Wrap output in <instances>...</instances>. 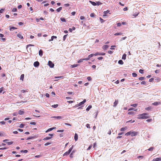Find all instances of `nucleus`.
<instances>
[{
  "mask_svg": "<svg viewBox=\"0 0 161 161\" xmlns=\"http://www.w3.org/2000/svg\"><path fill=\"white\" fill-rule=\"evenodd\" d=\"M137 118L138 119H145L150 118L148 113H143L138 115Z\"/></svg>",
  "mask_w": 161,
  "mask_h": 161,
  "instance_id": "nucleus-1",
  "label": "nucleus"
},
{
  "mask_svg": "<svg viewBox=\"0 0 161 161\" xmlns=\"http://www.w3.org/2000/svg\"><path fill=\"white\" fill-rule=\"evenodd\" d=\"M38 137L37 135H33L32 136H30L28 138H27L26 139V140H29L30 139H34L36 138H37Z\"/></svg>",
  "mask_w": 161,
  "mask_h": 161,
  "instance_id": "nucleus-2",
  "label": "nucleus"
},
{
  "mask_svg": "<svg viewBox=\"0 0 161 161\" xmlns=\"http://www.w3.org/2000/svg\"><path fill=\"white\" fill-rule=\"evenodd\" d=\"M48 65L50 68H52L54 66V64L51 61H48Z\"/></svg>",
  "mask_w": 161,
  "mask_h": 161,
  "instance_id": "nucleus-3",
  "label": "nucleus"
},
{
  "mask_svg": "<svg viewBox=\"0 0 161 161\" xmlns=\"http://www.w3.org/2000/svg\"><path fill=\"white\" fill-rule=\"evenodd\" d=\"M138 132L136 131H131V136H134L137 135Z\"/></svg>",
  "mask_w": 161,
  "mask_h": 161,
  "instance_id": "nucleus-4",
  "label": "nucleus"
},
{
  "mask_svg": "<svg viewBox=\"0 0 161 161\" xmlns=\"http://www.w3.org/2000/svg\"><path fill=\"white\" fill-rule=\"evenodd\" d=\"M108 13L110 14V11L109 10H107L106 11H104L103 12V16L104 17V16H107V14Z\"/></svg>",
  "mask_w": 161,
  "mask_h": 161,
  "instance_id": "nucleus-5",
  "label": "nucleus"
},
{
  "mask_svg": "<svg viewBox=\"0 0 161 161\" xmlns=\"http://www.w3.org/2000/svg\"><path fill=\"white\" fill-rule=\"evenodd\" d=\"M39 65V63L38 61H36L34 63V66L36 67H38Z\"/></svg>",
  "mask_w": 161,
  "mask_h": 161,
  "instance_id": "nucleus-6",
  "label": "nucleus"
},
{
  "mask_svg": "<svg viewBox=\"0 0 161 161\" xmlns=\"http://www.w3.org/2000/svg\"><path fill=\"white\" fill-rule=\"evenodd\" d=\"M108 47H109V46L108 45H103L102 47V48L104 50H106L108 49Z\"/></svg>",
  "mask_w": 161,
  "mask_h": 161,
  "instance_id": "nucleus-7",
  "label": "nucleus"
},
{
  "mask_svg": "<svg viewBox=\"0 0 161 161\" xmlns=\"http://www.w3.org/2000/svg\"><path fill=\"white\" fill-rule=\"evenodd\" d=\"M51 118H53L55 119H61L63 118V117L62 116H52Z\"/></svg>",
  "mask_w": 161,
  "mask_h": 161,
  "instance_id": "nucleus-8",
  "label": "nucleus"
},
{
  "mask_svg": "<svg viewBox=\"0 0 161 161\" xmlns=\"http://www.w3.org/2000/svg\"><path fill=\"white\" fill-rule=\"evenodd\" d=\"M86 102V100L85 99H84L83 101H82V102H80V103H79V104H78V106H80V105L83 104Z\"/></svg>",
  "mask_w": 161,
  "mask_h": 161,
  "instance_id": "nucleus-9",
  "label": "nucleus"
},
{
  "mask_svg": "<svg viewBox=\"0 0 161 161\" xmlns=\"http://www.w3.org/2000/svg\"><path fill=\"white\" fill-rule=\"evenodd\" d=\"M118 100H115V101L114 102V103L113 107H115L118 104Z\"/></svg>",
  "mask_w": 161,
  "mask_h": 161,
  "instance_id": "nucleus-10",
  "label": "nucleus"
},
{
  "mask_svg": "<svg viewBox=\"0 0 161 161\" xmlns=\"http://www.w3.org/2000/svg\"><path fill=\"white\" fill-rule=\"evenodd\" d=\"M55 127H52V128H50L49 129H48L47 131H46V133H47L50 131H51L52 130H53L55 129Z\"/></svg>",
  "mask_w": 161,
  "mask_h": 161,
  "instance_id": "nucleus-11",
  "label": "nucleus"
},
{
  "mask_svg": "<svg viewBox=\"0 0 161 161\" xmlns=\"http://www.w3.org/2000/svg\"><path fill=\"white\" fill-rule=\"evenodd\" d=\"M43 51H42V50L41 49H40L39 51V55L41 56V57H42V55H43Z\"/></svg>",
  "mask_w": 161,
  "mask_h": 161,
  "instance_id": "nucleus-12",
  "label": "nucleus"
},
{
  "mask_svg": "<svg viewBox=\"0 0 161 161\" xmlns=\"http://www.w3.org/2000/svg\"><path fill=\"white\" fill-rule=\"evenodd\" d=\"M17 36L19 38H20V39H22L23 38V37L22 35H21L20 34H18L17 35Z\"/></svg>",
  "mask_w": 161,
  "mask_h": 161,
  "instance_id": "nucleus-13",
  "label": "nucleus"
},
{
  "mask_svg": "<svg viewBox=\"0 0 161 161\" xmlns=\"http://www.w3.org/2000/svg\"><path fill=\"white\" fill-rule=\"evenodd\" d=\"M57 38V36H52L51 37V39L49 40V41L50 42L51 41H52L53 40V39L54 38Z\"/></svg>",
  "mask_w": 161,
  "mask_h": 161,
  "instance_id": "nucleus-14",
  "label": "nucleus"
},
{
  "mask_svg": "<svg viewBox=\"0 0 161 161\" xmlns=\"http://www.w3.org/2000/svg\"><path fill=\"white\" fill-rule=\"evenodd\" d=\"M89 2L90 3H91L92 4L93 6H96L97 5V3H96L94 2H92L91 1H89Z\"/></svg>",
  "mask_w": 161,
  "mask_h": 161,
  "instance_id": "nucleus-15",
  "label": "nucleus"
},
{
  "mask_svg": "<svg viewBox=\"0 0 161 161\" xmlns=\"http://www.w3.org/2000/svg\"><path fill=\"white\" fill-rule=\"evenodd\" d=\"M75 27L73 26L72 27V28H69V31L71 32L73 31V30H75Z\"/></svg>",
  "mask_w": 161,
  "mask_h": 161,
  "instance_id": "nucleus-16",
  "label": "nucleus"
},
{
  "mask_svg": "<svg viewBox=\"0 0 161 161\" xmlns=\"http://www.w3.org/2000/svg\"><path fill=\"white\" fill-rule=\"evenodd\" d=\"M92 108V106L91 105H89L86 108V110L88 111L89 110Z\"/></svg>",
  "mask_w": 161,
  "mask_h": 161,
  "instance_id": "nucleus-17",
  "label": "nucleus"
},
{
  "mask_svg": "<svg viewBox=\"0 0 161 161\" xmlns=\"http://www.w3.org/2000/svg\"><path fill=\"white\" fill-rule=\"evenodd\" d=\"M122 34V33L121 32H120L115 33V34H114V35L115 36H119V35H121Z\"/></svg>",
  "mask_w": 161,
  "mask_h": 161,
  "instance_id": "nucleus-18",
  "label": "nucleus"
},
{
  "mask_svg": "<svg viewBox=\"0 0 161 161\" xmlns=\"http://www.w3.org/2000/svg\"><path fill=\"white\" fill-rule=\"evenodd\" d=\"M127 129V127H123L120 129V130L121 131H124L126 130Z\"/></svg>",
  "mask_w": 161,
  "mask_h": 161,
  "instance_id": "nucleus-19",
  "label": "nucleus"
},
{
  "mask_svg": "<svg viewBox=\"0 0 161 161\" xmlns=\"http://www.w3.org/2000/svg\"><path fill=\"white\" fill-rule=\"evenodd\" d=\"M17 28L14 27H11L10 28V31H13L14 30L16 29Z\"/></svg>",
  "mask_w": 161,
  "mask_h": 161,
  "instance_id": "nucleus-20",
  "label": "nucleus"
},
{
  "mask_svg": "<svg viewBox=\"0 0 161 161\" xmlns=\"http://www.w3.org/2000/svg\"><path fill=\"white\" fill-rule=\"evenodd\" d=\"M73 146H72V147L70 148L69 149V150L68 151L69 153H70L73 148Z\"/></svg>",
  "mask_w": 161,
  "mask_h": 161,
  "instance_id": "nucleus-21",
  "label": "nucleus"
},
{
  "mask_svg": "<svg viewBox=\"0 0 161 161\" xmlns=\"http://www.w3.org/2000/svg\"><path fill=\"white\" fill-rule=\"evenodd\" d=\"M24 74H22L20 76V80H23L24 78Z\"/></svg>",
  "mask_w": 161,
  "mask_h": 161,
  "instance_id": "nucleus-22",
  "label": "nucleus"
},
{
  "mask_svg": "<svg viewBox=\"0 0 161 161\" xmlns=\"http://www.w3.org/2000/svg\"><path fill=\"white\" fill-rule=\"evenodd\" d=\"M159 103L156 102H155L153 103H152V104L154 105L157 106L158 105H159Z\"/></svg>",
  "mask_w": 161,
  "mask_h": 161,
  "instance_id": "nucleus-23",
  "label": "nucleus"
},
{
  "mask_svg": "<svg viewBox=\"0 0 161 161\" xmlns=\"http://www.w3.org/2000/svg\"><path fill=\"white\" fill-rule=\"evenodd\" d=\"M126 55L125 54H124L122 56V59L125 60L126 58Z\"/></svg>",
  "mask_w": 161,
  "mask_h": 161,
  "instance_id": "nucleus-24",
  "label": "nucleus"
},
{
  "mask_svg": "<svg viewBox=\"0 0 161 161\" xmlns=\"http://www.w3.org/2000/svg\"><path fill=\"white\" fill-rule=\"evenodd\" d=\"M78 135L77 134L75 133V140L76 141L78 140Z\"/></svg>",
  "mask_w": 161,
  "mask_h": 161,
  "instance_id": "nucleus-25",
  "label": "nucleus"
},
{
  "mask_svg": "<svg viewBox=\"0 0 161 161\" xmlns=\"http://www.w3.org/2000/svg\"><path fill=\"white\" fill-rule=\"evenodd\" d=\"M62 7H60L59 8H58L57 9L56 11L58 12H60L62 9Z\"/></svg>",
  "mask_w": 161,
  "mask_h": 161,
  "instance_id": "nucleus-26",
  "label": "nucleus"
},
{
  "mask_svg": "<svg viewBox=\"0 0 161 161\" xmlns=\"http://www.w3.org/2000/svg\"><path fill=\"white\" fill-rule=\"evenodd\" d=\"M24 112L23 111L20 110L19 111L18 114L20 115H22L24 114Z\"/></svg>",
  "mask_w": 161,
  "mask_h": 161,
  "instance_id": "nucleus-27",
  "label": "nucleus"
},
{
  "mask_svg": "<svg viewBox=\"0 0 161 161\" xmlns=\"http://www.w3.org/2000/svg\"><path fill=\"white\" fill-rule=\"evenodd\" d=\"M51 138V137H45V138H44L43 140H44L45 141V140H47L50 139Z\"/></svg>",
  "mask_w": 161,
  "mask_h": 161,
  "instance_id": "nucleus-28",
  "label": "nucleus"
},
{
  "mask_svg": "<svg viewBox=\"0 0 161 161\" xmlns=\"http://www.w3.org/2000/svg\"><path fill=\"white\" fill-rule=\"evenodd\" d=\"M118 63L120 64H123L124 63L122 60H120L118 61Z\"/></svg>",
  "mask_w": 161,
  "mask_h": 161,
  "instance_id": "nucleus-29",
  "label": "nucleus"
},
{
  "mask_svg": "<svg viewBox=\"0 0 161 161\" xmlns=\"http://www.w3.org/2000/svg\"><path fill=\"white\" fill-rule=\"evenodd\" d=\"M130 135H131V131L127 132L125 134V135L126 136H128Z\"/></svg>",
  "mask_w": 161,
  "mask_h": 161,
  "instance_id": "nucleus-30",
  "label": "nucleus"
},
{
  "mask_svg": "<svg viewBox=\"0 0 161 161\" xmlns=\"http://www.w3.org/2000/svg\"><path fill=\"white\" fill-rule=\"evenodd\" d=\"M60 20L62 22H65L66 21L65 19L64 18H60Z\"/></svg>",
  "mask_w": 161,
  "mask_h": 161,
  "instance_id": "nucleus-31",
  "label": "nucleus"
},
{
  "mask_svg": "<svg viewBox=\"0 0 161 161\" xmlns=\"http://www.w3.org/2000/svg\"><path fill=\"white\" fill-rule=\"evenodd\" d=\"M58 106V105L57 104H54L52 106V107L53 108H57Z\"/></svg>",
  "mask_w": 161,
  "mask_h": 161,
  "instance_id": "nucleus-32",
  "label": "nucleus"
},
{
  "mask_svg": "<svg viewBox=\"0 0 161 161\" xmlns=\"http://www.w3.org/2000/svg\"><path fill=\"white\" fill-rule=\"evenodd\" d=\"M84 60V58L80 59L78 61V63H79L82 62Z\"/></svg>",
  "mask_w": 161,
  "mask_h": 161,
  "instance_id": "nucleus-33",
  "label": "nucleus"
},
{
  "mask_svg": "<svg viewBox=\"0 0 161 161\" xmlns=\"http://www.w3.org/2000/svg\"><path fill=\"white\" fill-rule=\"evenodd\" d=\"M132 76L134 77H136L137 76V74L135 73H133L132 74Z\"/></svg>",
  "mask_w": 161,
  "mask_h": 161,
  "instance_id": "nucleus-34",
  "label": "nucleus"
},
{
  "mask_svg": "<svg viewBox=\"0 0 161 161\" xmlns=\"http://www.w3.org/2000/svg\"><path fill=\"white\" fill-rule=\"evenodd\" d=\"M137 109L135 110L134 108H131L128 110L129 111L130 110H134L135 111H136Z\"/></svg>",
  "mask_w": 161,
  "mask_h": 161,
  "instance_id": "nucleus-35",
  "label": "nucleus"
},
{
  "mask_svg": "<svg viewBox=\"0 0 161 161\" xmlns=\"http://www.w3.org/2000/svg\"><path fill=\"white\" fill-rule=\"evenodd\" d=\"M134 112L133 111H130L128 113V114L129 115L131 114H134Z\"/></svg>",
  "mask_w": 161,
  "mask_h": 161,
  "instance_id": "nucleus-36",
  "label": "nucleus"
},
{
  "mask_svg": "<svg viewBox=\"0 0 161 161\" xmlns=\"http://www.w3.org/2000/svg\"><path fill=\"white\" fill-rule=\"evenodd\" d=\"M22 153V152H23L24 153H27L28 152V151L26 150H21L20 151Z\"/></svg>",
  "mask_w": 161,
  "mask_h": 161,
  "instance_id": "nucleus-37",
  "label": "nucleus"
},
{
  "mask_svg": "<svg viewBox=\"0 0 161 161\" xmlns=\"http://www.w3.org/2000/svg\"><path fill=\"white\" fill-rule=\"evenodd\" d=\"M154 148L153 147H151L148 149V150L149 151H152L153 150Z\"/></svg>",
  "mask_w": 161,
  "mask_h": 161,
  "instance_id": "nucleus-38",
  "label": "nucleus"
},
{
  "mask_svg": "<svg viewBox=\"0 0 161 161\" xmlns=\"http://www.w3.org/2000/svg\"><path fill=\"white\" fill-rule=\"evenodd\" d=\"M78 64H73L71 65V67H72V68H73L77 67L78 66Z\"/></svg>",
  "mask_w": 161,
  "mask_h": 161,
  "instance_id": "nucleus-39",
  "label": "nucleus"
},
{
  "mask_svg": "<svg viewBox=\"0 0 161 161\" xmlns=\"http://www.w3.org/2000/svg\"><path fill=\"white\" fill-rule=\"evenodd\" d=\"M137 104H131V106L133 107H137Z\"/></svg>",
  "mask_w": 161,
  "mask_h": 161,
  "instance_id": "nucleus-40",
  "label": "nucleus"
},
{
  "mask_svg": "<svg viewBox=\"0 0 161 161\" xmlns=\"http://www.w3.org/2000/svg\"><path fill=\"white\" fill-rule=\"evenodd\" d=\"M67 36V35H65L64 36L63 39V41H64L66 39V38Z\"/></svg>",
  "mask_w": 161,
  "mask_h": 161,
  "instance_id": "nucleus-41",
  "label": "nucleus"
},
{
  "mask_svg": "<svg viewBox=\"0 0 161 161\" xmlns=\"http://www.w3.org/2000/svg\"><path fill=\"white\" fill-rule=\"evenodd\" d=\"M52 142H47L46 143H45L44 145L45 146H48L50 144H51Z\"/></svg>",
  "mask_w": 161,
  "mask_h": 161,
  "instance_id": "nucleus-42",
  "label": "nucleus"
},
{
  "mask_svg": "<svg viewBox=\"0 0 161 161\" xmlns=\"http://www.w3.org/2000/svg\"><path fill=\"white\" fill-rule=\"evenodd\" d=\"M5 10V9H3V8L1 9V10H0V13H3Z\"/></svg>",
  "mask_w": 161,
  "mask_h": 161,
  "instance_id": "nucleus-43",
  "label": "nucleus"
},
{
  "mask_svg": "<svg viewBox=\"0 0 161 161\" xmlns=\"http://www.w3.org/2000/svg\"><path fill=\"white\" fill-rule=\"evenodd\" d=\"M144 79H145V78L144 77H140L139 78V80H144Z\"/></svg>",
  "mask_w": 161,
  "mask_h": 161,
  "instance_id": "nucleus-44",
  "label": "nucleus"
},
{
  "mask_svg": "<svg viewBox=\"0 0 161 161\" xmlns=\"http://www.w3.org/2000/svg\"><path fill=\"white\" fill-rule=\"evenodd\" d=\"M94 56V54H91L89 55L88 56V57H89V58H90L93 57Z\"/></svg>",
  "mask_w": 161,
  "mask_h": 161,
  "instance_id": "nucleus-45",
  "label": "nucleus"
},
{
  "mask_svg": "<svg viewBox=\"0 0 161 161\" xmlns=\"http://www.w3.org/2000/svg\"><path fill=\"white\" fill-rule=\"evenodd\" d=\"M24 125L23 124H21L20 125L19 127L20 128H23L24 127Z\"/></svg>",
  "mask_w": 161,
  "mask_h": 161,
  "instance_id": "nucleus-46",
  "label": "nucleus"
},
{
  "mask_svg": "<svg viewBox=\"0 0 161 161\" xmlns=\"http://www.w3.org/2000/svg\"><path fill=\"white\" fill-rule=\"evenodd\" d=\"M67 93L69 95H73L74 93L72 92H67Z\"/></svg>",
  "mask_w": 161,
  "mask_h": 161,
  "instance_id": "nucleus-47",
  "label": "nucleus"
},
{
  "mask_svg": "<svg viewBox=\"0 0 161 161\" xmlns=\"http://www.w3.org/2000/svg\"><path fill=\"white\" fill-rule=\"evenodd\" d=\"M139 72L141 74H143V70L142 69H140L139 70Z\"/></svg>",
  "mask_w": 161,
  "mask_h": 161,
  "instance_id": "nucleus-48",
  "label": "nucleus"
},
{
  "mask_svg": "<svg viewBox=\"0 0 161 161\" xmlns=\"http://www.w3.org/2000/svg\"><path fill=\"white\" fill-rule=\"evenodd\" d=\"M13 143V142H7V144H8V145H10L11 144H12Z\"/></svg>",
  "mask_w": 161,
  "mask_h": 161,
  "instance_id": "nucleus-49",
  "label": "nucleus"
},
{
  "mask_svg": "<svg viewBox=\"0 0 161 161\" xmlns=\"http://www.w3.org/2000/svg\"><path fill=\"white\" fill-rule=\"evenodd\" d=\"M55 79H58V78H60L63 79V76H57V77H54Z\"/></svg>",
  "mask_w": 161,
  "mask_h": 161,
  "instance_id": "nucleus-50",
  "label": "nucleus"
},
{
  "mask_svg": "<svg viewBox=\"0 0 161 161\" xmlns=\"http://www.w3.org/2000/svg\"><path fill=\"white\" fill-rule=\"evenodd\" d=\"M69 153L68 151H67L64 154V155H69Z\"/></svg>",
  "mask_w": 161,
  "mask_h": 161,
  "instance_id": "nucleus-51",
  "label": "nucleus"
},
{
  "mask_svg": "<svg viewBox=\"0 0 161 161\" xmlns=\"http://www.w3.org/2000/svg\"><path fill=\"white\" fill-rule=\"evenodd\" d=\"M153 120L152 119H149L146 120V121L147 122H150L152 121Z\"/></svg>",
  "mask_w": 161,
  "mask_h": 161,
  "instance_id": "nucleus-52",
  "label": "nucleus"
},
{
  "mask_svg": "<svg viewBox=\"0 0 161 161\" xmlns=\"http://www.w3.org/2000/svg\"><path fill=\"white\" fill-rule=\"evenodd\" d=\"M102 4V3L100 2H97V5H99Z\"/></svg>",
  "mask_w": 161,
  "mask_h": 161,
  "instance_id": "nucleus-53",
  "label": "nucleus"
},
{
  "mask_svg": "<svg viewBox=\"0 0 161 161\" xmlns=\"http://www.w3.org/2000/svg\"><path fill=\"white\" fill-rule=\"evenodd\" d=\"M92 145H90V146L89 147L87 148V150H90L91 148H92Z\"/></svg>",
  "mask_w": 161,
  "mask_h": 161,
  "instance_id": "nucleus-54",
  "label": "nucleus"
},
{
  "mask_svg": "<svg viewBox=\"0 0 161 161\" xmlns=\"http://www.w3.org/2000/svg\"><path fill=\"white\" fill-rule=\"evenodd\" d=\"M27 91L26 90H21V92L22 93H24L25 92H27Z\"/></svg>",
  "mask_w": 161,
  "mask_h": 161,
  "instance_id": "nucleus-55",
  "label": "nucleus"
},
{
  "mask_svg": "<svg viewBox=\"0 0 161 161\" xmlns=\"http://www.w3.org/2000/svg\"><path fill=\"white\" fill-rule=\"evenodd\" d=\"M34 46V45L30 44H29V45H27L26 48H27V49L30 46Z\"/></svg>",
  "mask_w": 161,
  "mask_h": 161,
  "instance_id": "nucleus-56",
  "label": "nucleus"
},
{
  "mask_svg": "<svg viewBox=\"0 0 161 161\" xmlns=\"http://www.w3.org/2000/svg\"><path fill=\"white\" fill-rule=\"evenodd\" d=\"M95 14L94 13H91L90 14V16L91 17H94Z\"/></svg>",
  "mask_w": 161,
  "mask_h": 161,
  "instance_id": "nucleus-57",
  "label": "nucleus"
},
{
  "mask_svg": "<svg viewBox=\"0 0 161 161\" xmlns=\"http://www.w3.org/2000/svg\"><path fill=\"white\" fill-rule=\"evenodd\" d=\"M87 79L89 81H91L92 80V78L90 77L89 76L87 77Z\"/></svg>",
  "mask_w": 161,
  "mask_h": 161,
  "instance_id": "nucleus-58",
  "label": "nucleus"
},
{
  "mask_svg": "<svg viewBox=\"0 0 161 161\" xmlns=\"http://www.w3.org/2000/svg\"><path fill=\"white\" fill-rule=\"evenodd\" d=\"M64 130H58L57 131L58 132H64Z\"/></svg>",
  "mask_w": 161,
  "mask_h": 161,
  "instance_id": "nucleus-59",
  "label": "nucleus"
},
{
  "mask_svg": "<svg viewBox=\"0 0 161 161\" xmlns=\"http://www.w3.org/2000/svg\"><path fill=\"white\" fill-rule=\"evenodd\" d=\"M18 115V113L17 112H14L13 114V115L14 116H17Z\"/></svg>",
  "mask_w": 161,
  "mask_h": 161,
  "instance_id": "nucleus-60",
  "label": "nucleus"
},
{
  "mask_svg": "<svg viewBox=\"0 0 161 161\" xmlns=\"http://www.w3.org/2000/svg\"><path fill=\"white\" fill-rule=\"evenodd\" d=\"M86 127L88 128H90V125L89 124H87L86 125Z\"/></svg>",
  "mask_w": 161,
  "mask_h": 161,
  "instance_id": "nucleus-61",
  "label": "nucleus"
},
{
  "mask_svg": "<svg viewBox=\"0 0 161 161\" xmlns=\"http://www.w3.org/2000/svg\"><path fill=\"white\" fill-rule=\"evenodd\" d=\"M85 19V18L84 16H80V19H81V20H83V19Z\"/></svg>",
  "mask_w": 161,
  "mask_h": 161,
  "instance_id": "nucleus-62",
  "label": "nucleus"
},
{
  "mask_svg": "<svg viewBox=\"0 0 161 161\" xmlns=\"http://www.w3.org/2000/svg\"><path fill=\"white\" fill-rule=\"evenodd\" d=\"M17 10V9L16 8H14L13 9L12 11L13 12H16Z\"/></svg>",
  "mask_w": 161,
  "mask_h": 161,
  "instance_id": "nucleus-63",
  "label": "nucleus"
},
{
  "mask_svg": "<svg viewBox=\"0 0 161 161\" xmlns=\"http://www.w3.org/2000/svg\"><path fill=\"white\" fill-rule=\"evenodd\" d=\"M23 24H24V23L22 22H19L18 23L19 25L20 26L23 25Z\"/></svg>",
  "mask_w": 161,
  "mask_h": 161,
  "instance_id": "nucleus-64",
  "label": "nucleus"
}]
</instances>
